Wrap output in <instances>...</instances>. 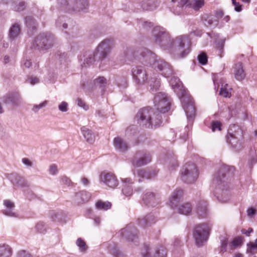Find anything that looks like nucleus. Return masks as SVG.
<instances>
[{"instance_id": "f257e3e1", "label": "nucleus", "mask_w": 257, "mask_h": 257, "mask_svg": "<svg viewBox=\"0 0 257 257\" xmlns=\"http://www.w3.org/2000/svg\"><path fill=\"white\" fill-rule=\"evenodd\" d=\"M154 103L158 111L157 113H155L151 108L147 107L141 109L137 114L141 122L147 127H156L160 125L162 119L160 113H164L170 110V98L164 93L159 92L154 97Z\"/></svg>"}, {"instance_id": "f03ea898", "label": "nucleus", "mask_w": 257, "mask_h": 257, "mask_svg": "<svg viewBox=\"0 0 257 257\" xmlns=\"http://www.w3.org/2000/svg\"><path fill=\"white\" fill-rule=\"evenodd\" d=\"M153 34L155 43L164 49H169L174 45L175 57L176 59L184 58L190 53L191 41L188 36L181 35L173 40L168 33L159 28H155Z\"/></svg>"}, {"instance_id": "7ed1b4c3", "label": "nucleus", "mask_w": 257, "mask_h": 257, "mask_svg": "<svg viewBox=\"0 0 257 257\" xmlns=\"http://www.w3.org/2000/svg\"><path fill=\"white\" fill-rule=\"evenodd\" d=\"M179 80L177 78L174 77L171 79L170 83L175 92L180 99L187 118L192 120L195 115V108L192 98L186 93L185 90L179 83Z\"/></svg>"}, {"instance_id": "20e7f679", "label": "nucleus", "mask_w": 257, "mask_h": 257, "mask_svg": "<svg viewBox=\"0 0 257 257\" xmlns=\"http://www.w3.org/2000/svg\"><path fill=\"white\" fill-rule=\"evenodd\" d=\"M140 55L142 57L143 61L149 64L152 67L162 72V75L168 77L173 74V69L171 66L163 60L157 59L154 53L147 49L141 50Z\"/></svg>"}, {"instance_id": "39448f33", "label": "nucleus", "mask_w": 257, "mask_h": 257, "mask_svg": "<svg viewBox=\"0 0 257 257\" xmlns=\"http://www.w3.org/2000/svg\"><path fill=\"white\" fill-rule=\"evenodd\" d=\"M183 195V190L181 189H176L173 192L170 199V204L172 208L177 207V210L180 214L185 215L190 214L192 211V206L189 203H184L177 206L180 199Z\"/></svg>"}, {"instance_id": "423d86ee", "label": "nucleus", "mask_w": 257, "mask_h": 257, "mask_svg": "<svg viewBox=\"0 0 257 257\" xmlns=\"http://www.w3.org/2000/svg\"><path fill=\"white\" fill-rule=\"evenodd\" d=\"M54 43L55 38L52 34L43 33L36 38L33 47L38 50H47L51 48Z\"/></svg>"}, {"instance_id": "0eeeda50", "label": "nucleus", "mask_w": 257, "mask_h": 257, "mask_svg": "<svg viewBox=\"0 0 257 257\" xmlns=\"http://www.w3.org/2000/svg\"><path fill=\"white\" fill-rule=\"evenodd\" d=\"M181 179L186 183L194 182L198 177L196 165L193 163H188L183 167L181 170Z\"/></svg>"}, {"instance_id": "6e6552de", "label": "nucleus", "mask_w": 257, "mask_h": 257, "mask_svg": "<svg viewBox=\"0 0 257 257\" xmlns=\"http://www.w3.org/2000/svg\"><path fill=\"white\" fill-rule=\"evenodd\" d=\"M210 227L206 224L197 225L193 232V237L196 243L198 246L202 245V243L208 239Z\"/></svg>"}, {"instance_id": "1a4fd4ad", "label": "nucleus", "mask_w": 257, "mask_h": 257, "mask_svg": "<svg viewBox=\"0 0 257 257\" xmlns=\"http://www.w3.org/2000/svg\"><path fill=\"white\" fill-rule=\"evenodd\" d=\"M142 254L144 257H166L167 252L163 246L152 247L150 244H145Z\"/></svg>"}, {"instance_id": "9d476101", "label": "nucleus", "mask_w": 257, "mask_h": 257, "mask_svg": "<svg viewBox=\"0 0 257 257\" xmlns=\"http://www.w3.org/2000/svg\"><path fill=\"white\" fill-rule=\"evenodd\" d=\"M60 3L68 11L79 12L87 6V0H62Z\"/></svg>"}, {"instance_id": "9b49d317", "label": "nucleus", "mask_w": 257, "mask_h": 257, "mask_svg": "<svg viewBox=\"0 0 257 257\" xmlns=\"http://www.w3.org/2000/svg\"><path fill=\"white\" fill-rule=\"evenodd\" d=\"M113 45V40L111 39H105L97 47L96 52L99 55L98 59H103L110 53Z\"/></svg>"}, {"instance_id": "f8f14e48", "label": "nucleus", "mask_w": 257, "mask_h": 257, "mask_svg": "<svg viewBox=\"0 0 257 257\" xmlns=\"http://www.w3.org/2000/svg\"><path fill=\"white\" fill-rule=\"evenodd\" d=\"M100 179L106 186L111 188H115L118 184L116 176L111 173H102Z\"/></svg>"}, {"instance_id": "ddd939ff", "label": "nucleus", "mask_w": 257, "mask_h": 257, "mask_svg": "<svg viewBox=\"0 0 257 257\" xmlns=\"http://www.w3.org/2000/svg\"><path fill=\"white\" fill-rule=\"evenodd\" d=\"M151 159V157L149 154L139 152L136 154L133 161V164L136 167H141L150 163Z\"/></svg>"}, {"instance_id": "4468645a", "label": "nucleus", "mask_w": 257, "mask_h": 257, "mask_svg": "<svg viewBox=\"0 0 257 257\" xmlns=\"http://www.w3.org/2000/svg\"><path fill=\"white\" fill-rule=\"evenodd\" d=\"M133 78L138 83L145 82L147 78V74L142 66H136L132 69Z\"/></svg>"}, {"instance_id": "2eb2a0df", "label": "nucleus", "mask_w": 257, "mask_h": 257, "mask_svg": "<svg viewBox=\"0 0 257 257\" xmlns=\"http://www.w3.org/2000/svg\"><path fill=\"white\" fill-rule=\"evenodd\" d=\"M143 200L146 205L153 207L160 203L159 195L152 192L146 193L143 196Z\"/></svg>"}, {"instance_id": "dca6fc26", "label": "nucleus", "mask_w": 257, "mask_h": 257, "mask_svg": "<svg viewBox=\"0 0 257 257\" xmlns=\"http://www.w3.org/2000/svg\"><path fill=\"white\" fill-rule=\"evenodd\" d=\"M196 212L199 218H205L208 213L207 202L204 200H199L196 205Z\"/></svg>"}, {"instance_id": "f3484780", "label": "nucleus", "mask_w": 257, "mask_h": 257, "mask_svg": "<svg viewBox=\"0 0 257 257\" xmlns=\"http://www.w3.org/2000/svg\"><path fill=\"white\" fill-rule=\"evenodd\" d=\"M9 178L14 185L16 187L21 188L28 187L27 181L23 177L16 173L10 174Z\"/></svg>"}, {"instance_id": "a211bd4d", "label": "nucleus", "mask_w": 257, "mask_h": 257, "mask_svg": "<svg viewBox=\"0 0 257 257\" xmlns=\"http://www.w3.org/2000/svg\"><path fill=\"white\" fill-rule=\"evenodd\" d=\"M4 99V102L5 103L12 104L16 106L20 104L22 100L20 94L17 92L9 94Z\"/></svg>"}, {"instance_id": "6ab92c4d", "label": "nucleus", "mask_w": 257, "mask_h": 257, "mask_svg": "<svg viewBox=\"0 0 257 257\" xmlns=\"http://www.w3.org/2000/svg\"><path fill=\"white\" fill-rule=\"evenodd\" d=\"M4 204L6 209L3 210V213L9 216L17 217V214L13 211L15 205L13 202L10 200H5L4 201Z\"/></svg>"}, {"instance_id": "aec40b11", "label": "nucleus", "mask_w": 257, "mask_h": 257, "mask_svg": "<svg viewBox=\"0 0 257 257\" xmlns=\"http://www.w3.org/2000/svg\"><path fill=\"white\" fill-rule=\"evenodd\" d=\"M233 74L236 79L240 81L244 79L245 73L241 62L236 63L233 68Z\"/></svg>"}, {"instance_id": "412c9836", "label": "nucleus", "mask_w": 257, "mask_h": 257, "mask_svg": "<svg viewBox=\"0 0 257 257\" xmlns=\"http://www.w3.org/2000/svg\"><path fill=\"white\" fill-rule=\"evenodd\" d=\"M122 192L126 196H130L133 193V189L131 185L133 184L132 180L130 178H126L122 180Z\"/></svg>"}, {"instance_id": "4be33fe9", "label": "nucleus", "mask_w": 257, "mask_h": 257, "mask_svg": "<svg viewBox=\"0 0 257 257\" xmlns=\"http://www.w3.org/2000/svg\"><path fill=\"white\" fill-rule=\"evenodd\" d=\"M114 146L116 150L124 152L127 150L128 145L126 142L119 137L115 138L113 140Z\"/></svg>"}, {"instance_id": "5701e85b", "label": "nucleus", "mask_w": 257, "mask_h": 257, "mask_svg": "<svg viewBox=\"0 0 257 257\" xmlns=\"http://www.w3.org/2000/svg\"><path fill=\"white\" fill-rule=\"evenodd\" d=\"M98 55L97 52L88 51L84 53L85 59L84 60V65L89 66L92 64L96 60V56Z\"/></svg>"}, {"instance_id": "b1692460", "label": "nucleus", "mask_w": 257, "mask_h": 257, "mask_svg": "<svg viewBox=\"0 0 257 257\" xmlns=\"http://www.w3.org/2000/svg\"><path fill=\"white\" fill-rule=\"evenodd\" d=\"M90 197V196L88 192L82 191L76 193L75 201L78 204H80L88 201Z\"/></svg>"}, {"instance_id": "393cba45", "label": "nucleus", "mask_w": 257, "mask_h": 257, "mask_svg": "<svg viewBox=\"0 0 257 257\" xmlns=\"http://www.w3.org/2000/svg\"><path fill=\"white\" fill-rule=\"evenodd\" d=\"M21 34V27L16 23L13 25L9 30V37L11 40L16 39Z\"/></svg>"}, {"instance_id": "a878e982", "label": "nucleus", "mask_w": 257, "mask_h": 257, "mask_svg": "<svg viewBox=\"0 0 257 257\" xmlns=\"http://www.w3.org/2000/svg\"><path fill=\"white\" fill-rule=\"evenodd\" d=\"M233 170V167L223 166L219 171L218 175V179L221 182L222 179L231 176L232 173H231L230 172Z\"/></svg>"}, {"instance_id": "bb28decb", "label": "nucleus", "mask_w": 257, "mask_h": 257, "mask_svg": "<svg viewBox=\"0 0 257 257\" xmlns=\"http://www.w3.org/2000/svg\"><path fill=\"white\" fill-rule=\"evenodd\" d=\"M227 141L234 148L238 150L242 148L241 143L239 140L234 135L229 133L227 137Z\"/></svg>"}, {"instance_id": "cd10ccee", "label": "nucleus", "mask_w": 257, "mask_h": 257, "mask_svg": "<svg viewBox=\"0 0 257 257\" xmlns=\"http://www.w3.org/2000/svg\"><path fill=\"white\" fill-rule=\"evenodd\" d=\"M81 130L86 141L90 144H92L95 141V136L91 131L85 126L82 127Z\"/></svg>"}, {"instance_id": "c85d7f7f", "label": "nucleus", "mask_w": 257, "mask_h": 257, "mask_svg": "<svg viewBox=\"0 0 257 257\" xmlns=\"http://www.w3.org/2000/svg\"><path fill=\"white\" fill-rule=\"evenodd\" d=\"M156 218L153 214H149L139 222L140 225L146 227L151 225L156 222Z\"/></svg>"}, {"instance_id": "c756f323", "label": "nucleus", "mask_w": 257, "mask_h": 257, "mask_svg": "<svg viewBox=\"0 0 257 257\" xmlns=\"http://www.w3.org/2000/svg\"><path fill=\"white\" fill-rule=\"evenodd\" d=\"M142 9L146 11H153L156 9L158 5L152 0H144L141 3Z\"/></svg>"}, {"instance_id": "7c9ffc66", "label": "nucleus", "mask_w": 257, "mask_h": 257, "mask_svg": "<svg viewBox=\"0 0 257 257\" xmlns=\"http://www.w3.org/2000/svg\"><path fill=\"white\" fill-rule=\"evenodd\" d=\"M12 254V249L8 244H0V257H11Z\"/></svg>"}, {"instance_id": "2f4dec72", "label": "nucleus", "mask_w": 257, "mask_h": 257, "mask_svg": "<svg viewBox=\"0 0 257 257\" xmlns=\"http://www.w3.org/2000/svg\"><path fill=\"white\" fill-rule=\"evenodd\" d=\"M190 1V0H180L179 2H178L176 7L174 8L175 6H173V12L176 14H179L184 6L189 7L188 4Z\"/></svg>"}, {"instance_id": "473e14b6", "label": "nucleus", "mask_w": 257, "mask_h": 257, "mask_svg": "<svg viewBox=\"0 0 257 257\" xmlns=\"http://www.w3.org/2000/svg\"><path fill=\"white\" fill-rule=\"evenodd\" d=\"M95 207L98 210H106L111 207V203L108 201L98 200L95 203Z\"/></svg>"}, {"instance_id": "72a5a7b5", "label": "nucleus", "mask_w": 257, "mask_h": 257, "mask_svg": "<svg viewBox=\"0 0 257 257\" xmlns=\"http://www.w3.org/2000/svg\"><path fill=\"white\" fill-rule=\"evenodd\" d=\"M204 5V0H190L188 6L195 11L199 10Z\"/></svg>"}, {"instance_id": "f704fd0d", "label": "nucleus", "mask_w": 257, "mask_h": 257, "mask_svg": "<svg viewBox=\"0 0 257 257\" xmlns=\"http://www.w3.org/2000/svg\"><path fill=\"white\" fill-rule=\"evenodd\" d=\"M231 88H229L227 84H225L224 85L222 84L219 91V94L225 97H230L231 93L229 90Z\"/></svg>"}, {"instance_id": "c9c22d12", "label": "nucleus", "mask_w": 257, "mask_h": 257, "mask_svg": "<svg viewBox=\"0 0 257 257\" xmlns=\"http://www.w3.org/2000/svg\"><path fill=\"white\" fill-rule=\"evenodd\" d=\"M25 21L27 27L29 29L35 30L37 28V24L33 17L31 16L26 17Z\"/></svg>"}, {"instance_id": "e433bc0d", "label": "nucleus", "mask_w": 257, "mask_h": 257, "mask_svg": "<svg viewBox=\"0 0 257 257\" xmlns=\"http://www.w3.org/2000/svg\"><path fill=\"white\" fill-rule=\"evenodd\" d=\"M76 245L79 247L81 252H85L88 248L85 241L81 238H78L76 241Z\"/></svg>"}, {"instance_id": "4c0bfd02", "label": "nucleus", "mask_w": 257, "mask_h": 257, "mask_svg": "<svg viewBox=\"0 0 257 257\" xmlns=\"http://www.w3.org/2000/svg\"><path fill=\"white\" fill-rule=\"evenodd\" d=\"M257 251V239L254 242H250L247 244V252L251 254H254Z\"/></svg>"}, {"instance_id": "58836bf2", "label": "nucleus", "mask_w": 257, "mask_h": 257, "mask_svg": "<svg viewBox=\"0 0 257 257\" xmlns=\"http://www.w3.org/2000/svg\"><path fill=\"white\" fill-rule=\"evenodd\" d=\"M217 20L214 19L211 16H209L205 20V25L207 27L216 26L217 25Z\"/></svg>"}, {"instance_id": "ea45409f", "label": "nucleus", "mask_w": 257, "mask_h": 257, "mask_svg": "<svg viewBox=\"0 0 257 257\" xmlns=\"http://www.w3.org/2000/svg\"><path fill=\"white\" fill-rule=\"evenodd\" d=\"M48 104V101L45 100L39 104H34L32 108V110L35 113H37L39 109L46 107Z\"/></svg>"}, {"instance_id": "a19ab883", "label": "nucleus", "mask_w": 257, "mask_h": 257, "mask_svg": "<svg viewBox=\"0 0 257 257\" xmlns=\"http://www.w3.org/2000/svg\"><path fill=\"white\" fill-rule=\"evenodd\" d=\"M94 84L99 85L100 87H104L106 83V79L104 77H99L94 81Z\"/></svg>"}, {"instance_id": "79ce46f5", "label": "nucleus", "mask_w": 257, "mask_h": 257, "mask_svg": "<svg viewBox=\"0 0 257 257\" xmlns=\"http://www.w3.org/2000/svg\"><path fill=\"white\" fill-rule=\"evenodd\" d=\"M26 8L25 3L24 2H20L18 4H15L13 6V9L15 11L21 12L23 11Z\"/></svg>"}, {"instance_id": "37998d69", "label": "nucleus", "mask_w": 257, "mask_h": 257, "mask_svg": "<svg viewBox=\"0 0 257 257\" xmlns=\"http://www.w3.org/2000/svg\"><path fill=\"white\" fill-rule=\"evenodd\" d=\"M198 60L202 65H205L207 63V57L205 53H201L198 56Z\"/></svg>"}, {"instance_id": "c03bdc74", "label": "nucleus", "mask_w": 257, "mask_h": 257, "mask_svg": "<svg viewBox=\"0 0 257 257\" xmlns=\"http://www.w3.org/2000/svg\"><path fill=\"white\" fill-rule=\"evenodd\" d=\"M169 165V169L171 170H174L175 168L178 167V163L177 160L173 158L172 160H170L168 162Z\"/></svg>"}, {"instance_id": "a18cd8bd", "label": "nucleus", "mask_w": 257, "mask_h": 257, "mask_svg": "<svg viewBox=\"0 0 257 257\" xmlns=\"http://www.w3.org/2000/svg\"><path fill=\"white\" fill-rule=\"evenodd\" d=\"M224 43V41L222 40V41H221V42L218 43L216 46L217 49L218 51V54L220 56V57H222V54L223 53V52Z\"/></svg>"}, {"instance_id": "49530a36", "label": "nucleus", "mask_w": 257, "mask_h": 257, "mask_svg": "<svg viewBox=\"0 0 257 257\" xmlns=\"http://www.w3.org/2000/svg\"><path fill=\"white\" fill-rule=\"evenodd\" d=\"M68 103L65 101L62 102L59 105V110L62 112H66L68 110Z\"/></svg>"}, {"instance_id": "de8ad7c7", "label": "nucleus", "mask_w": 257, "mask_h": 257, "mask_svg": "<svg viewBox=\"0 0 257 257\" xmlns=\"http://www.w3.org/2000/svg\"><path fill=\"white\" fill-rule=\"evenodd\" d=\"M36 228L38 232L43 233L46 231L45 225L43 222H39L36 225Z\"/></svg>"}, {"instance_id": "09e8293b", "label": "nucleus", "mask_w": 257, "mask_h": 257, "mask_svg": "<svg viewBox=\"0 0 257 257\" xmlns=\"http://www.w3.org/2000/svg\"><path fill=\"white\" fill-rule=\"evenodd\" d=\"M211 129L213 132H215L216 130L220 131L221 126L220 122L217 121H213L211 124Z\"/></svg>"}, {"instance_id": "8fccbe9b", "label": "nucleus", "mask_w": 257, "mask_h": 257, "mask_svg": "<svg viewBox=\"0 0 257 257\" xmlns=\"http://www.w3.org/2000/svg\"><path fill=\"white\" fill-rule=\"evenodd\" d=\"M77 105L79 106L82 107L84 110H86L88 109V108H89L87 104H86L85 102L83 100H82L81 98H78L77 99Z\"/></svg>"}, {"instance_id": "3c124183", "label": "nucleus", "mask_w": 257, "mask_h": 257, "mask_svg": "<svg viewBox=\"0 0 257 257\" xmlns=\"http://www.w3.org/2000/svg\"><path fill=\"white\" fill-rule=\"evenodd\" d=\"M49 172L52 175H55L58 173L57 166L55 164H52L50 166Z\"/></svg>"}, {"instance_id": "603ef678", "label": "nucleus", "mask_w": 257, "mask_h": 257, "mask_svg": "<svg viewBox=\"0 0 257 257\" xmlns=\"http://www.w3.org/2000/svg\"><path fill=\"white\" fill-rule=\"evenodd\" d=\"M232 4L234 6L235 11L239 12L242 10V6L239 3H237L235 0H232Z\"/></svg>"}, {"instance_id": "864d4df0", "label": "nucleus", "mask_w": 257, "mask_h": 257, "mask_svg": "<svg viewBox=\"0 0 257 257\" xmlns=\"http://www.w3.org/2000/svg\"><path fill=\"white\" fill-rule=\"evenodd\" d=\"M130 226L128 225L125 228H123L121 230V233L123 236L130 239V235L128 234L129 229Z\"/></svg>"}, {"instance_id": "5fc2aeb1", "label": "nucleus", "mask_w": 257, "mask_h": 257, "mask_svg": "<svg viewBox=\"0 0 257 257\" xmlns=\"http://www.w3.org/2000/svg\"><path fill=\"white\" fill-rule=\"evenodd\" d=\"M221 245L220 246V251L224 252L226 250L227 241L226 239L221 240Z\"/></svg>"}, {"instance_id": "6e6d98bb", "label": "nucleus", "mask_w": 257, "mask_h": 257, "mask_svg": "<svg viewBox=\"0 0 257 257\" xmlns=\"http://www.w3.org/2000/svg\"><path fill=\"white\" fill-rule=\"evenodd\" d=\"M242 243V239L241 237H237L234 239L232 241V245L234 246H237Z\"/></svg>"}, {"instance_id": "4d7b16f0", "label": "nucleus", "mask_w": 257, "mask_h": 257, "mask_svg": "<svg viewBox=\"0 0 257 257\" xmlns=\"http://www.w3.org/2000/svg\"><path fill=\"white\" fill-rule=\"evenodd\" d=\"M18 257H32V256L25 250H21L18 253Z\"/></svg>"}, {"instance_id": "13d9d810", "label": "nucleus", "mask_w": 257, "mask_h": 257, "mask_svg": "<svg viewBox=\"0 0 257 257\" xmlns=\"http://www.w3.org/2000/svg\"><path fill=\"white\" fill-rule=\"evenodd\" d=\"M116 82L118 86H125L126 84V79L124 78H122L118 79L116 81Z\"/></svg>"}, {"instance_id": "bf43d9fd", "label": "nucleus", "mask_w": 257, "mask_h": 257, "mask_svg": "<svg viewBox=\"0 0 257 257\" xmlns=\"http://www.w3.org/2000/svg\"><path fill=\"white\" fill-rule=\"evenodd\" d=\"M22 162L24 165H26L28 167H32L33 165L32 162L27 158H24L22 159Z\"/></svg>"}, {"instance_id": "052dcab7", "label": "nucleus", "mask_w": 257, "mask_h": 257, "mask_svg": "<svg viewBox=\"0 0 257 257\" xmlns=\"http://www.w3.org/2000/svg\"><path fill=\"white\" fill-rule=\"evenodd\" d=\"M160 83L159 80H156L154 82V85H152V83L150 84V86L151 87V89H152L153 90H156L157 89H158V88L160 87Z\"/></svg>"}, {"instance_id": "680f3d73", "label": "nucleus", "mask_w": 257, "mask_h": 257, "mask_svg": "<svg viewBox=\"0 0 257 257\" xmlns=\"http://www.w3.org/2000/svg\"><path fill=\"white\" fill-rule=\"evenodd\" d=\"M247 215L250 217H252L255 214V210L252 208H249L247 210Z\"/></svg>"}, {"instance_id": "e2e57ef3", "label": "nucleus", "mask_w": 257, "mask_h": 257, "mask_svg": "<svg viewBox=\"0 0 257 257\" xmlns=\"http://www.w3.org/2000/svg\"><path fill=\"white\" fill-rule=\"evenodd\" d=\"M30 83L34 85L39 82V80L37 77H31L29 78Z\"/></svg>"}, {"instance_id": "0e129e2a", "label": "nucleus", "mask_w": 257, "mask_h": 257, "mask_svg": "<svg viewBox=\"0 0 257 257\" xmlns=\"http://www.w3.org/2000/svg\"><path fill=\"white\" fill-rule=\"evenodd\" d=\"M110 251L111 253L116 257H119L120 255V251L116 248H114Z\"/></svg>"}, {"instance_id": "69168bd1", "label": "nucleus", "mask_w": 257, "mask_h": 257, "mask_svg": "<svg viewBox=\"0 0 257 257\" xmlns=\"http://www.w3.org/2000/svg\"><path fill=\"white\" fill-rule=\"evenodd\" d=\"M253 231V229L251 228H249L247 230L245 229H242L241 232L242 234H245L247 236H249V234Z\"/></svg>"}, {"instance_id": "338daca9", "label": "nucleus", "mask_w": 257, "mask_h": 257, "mask_svg": "<svg viewBox=\"0 0 257 257\" xmlns=\"http://www.w3.org/2000/svg\"><path fill=\"white\" fill-rule=\"evenodd\" d=\"M62 181L64 184L67 185H69L71 183V180L65 176L63 177L62 178Z\"/></svg>"}, {"instance_id": "774afa93", "label": "nucleus", "mask_w": 257, "mask_h": 257, "mask_svg": "<svg viewBox=\"0 0 257 257\" xmlns=\"http://www.w3.org/2000/svg\"><path fill=\"white\" fill-rule=\"evenodd\" d=\"M223 16V13L221 11H216L215 13V17L216 18V20H217V21L221 18Z\"/></svg>"}]
</instances>
